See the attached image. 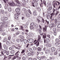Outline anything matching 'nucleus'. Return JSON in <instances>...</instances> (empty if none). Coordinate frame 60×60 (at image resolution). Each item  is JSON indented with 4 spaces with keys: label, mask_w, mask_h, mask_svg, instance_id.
I'll return each instance as SVG.
<instances>
[{
    "label": "nucleus",
    "mask_w": 60,
    "mask_h": 60,
    "mask_svg": "<svg viewBox=\"0 0 60 60\" xmlns=\"http://www.w3.org/2000/svg\"><path fill=\"white\" fill-rule=\"evenodd\" d=\"M31 5L32 6L34 7H37L36 9L39 11H41V8L39 7H37L38 6V3H35V2L33 1L31 2Z\"/></svg>",
    "instance_id": "nucleus-1"
},
{
    "label": "nucleus",
    "mask_w": 60,
    "mask_h": 60,
    "mask_svg": "<svg viewBox=\"0 0 60 60\" xmlns=\"http://www.w3.org/2000/svg\"><path fill=\"white\" fill-rule=\"evenodd\" d=\"M30 25L31 26L30 27V29H33V28H34V27L36 28H37L38 27V25L35 24L34 23V22H32L30 24Z\"/></svg>",
    "instance_id": "nucleus-2"
},
{
    "label": "nucleus",
    "mask_w": 60,
    "mask_h": 60,
    "mask_svg": "<svg viewBox=\"0 0 60 60\" xmlns=\"http://www.w3.org/2000/svg\"><path fill=\"white\" fill-rule=\"evenodd\" d=\"M45 35H43V38L44 40V43H48L49 41V39L48 38H46L47 37L46 36V35H45V34H44Z\"/></svg>",
    "instance_id": "nucleus-3"
},
{
    "label": "nucleus",
    "mask_w": 60,
    "mask_h": 60,
    "mask_svg": "<svg viewBox=\"0 0 60 60\" xmlns=\"http://www.w3.org/2000/svg\"><path fill=\"white\" fill-rule=\"evenodd\" d=\"M19 51H18L17 52H16L15 53V56H14L13 58H12V60H14V59H16V58H17V57L18 56H19V55H20V53H19Z\"/></svg>",
    "instance_id": "nucleus-4"
},
{
    "label": "nucleus",
    "mask_w": 60,
    "mask_h": 60,
    "mask_svg": "<svg viewBox=\"0 0 60 60\" xmlns=\"http://www.w3.org/2000/svg\"><path fill=\"white\" fill-rule=\"evenodd\" d=\"M60 4V3L58 1H56V2H55L53 4L54 8H56L55 6H58V5H59Z\"/></svg>",
    "instance_id": "nucleus-5"
},
{
    "label": "nucleus",
    "mask_w": 60,
    "mask_h": 60,
    "mask_svg": "<svg viewBox=\"0 0 60 60\" xmlns=\"http://www.w3.org/2000/svg\"><path fill=\"white\" fill-rule=\"evenodd\" d=\"M19 13H16L15 17V19H16L18 20L19 19Z\"/></svg>",
    "instance_id": "nucleus-6"
},
{
    "label": "nucleus",
    "mask_w": 60,
    "mask_h": 60,
    "mask_svg": "<svg viewBox=\"0 0 60 60\" xmlns=\"http://www.w3.org/2000/svg\"><path fill=\"white\" fill-rule=\"evenodd\" d=\"M26 58L27 59H28V56L27 55H24V56H23V57L22 58V60H26Z\"/></svg>",
    "instance_id": "nucleus-7"
},
{
    "label": "nucleus",
    "mask_w": 60,
    "mask_h": 60,
    "mask_svg": "<svg viewBox=\"0 0 60 60\" xmlns=\"http://www.w3.org/2000/svg\"><path fill=\"white\" fill-rule=\"evenodd\" d=\"M28 41H29V42H30V43H32L34 41V39L33 38H31L30 39H28Z\"/></svg>",
    "instance_id": "nucleus-8"
},
{
    "label": "nucleus",
    "mask_w": 60,
    "mask_h": 60,
    "mask_svg": "<svg viewBox=\"0 0 60 60\" xmlns=\"http://www.w3.org/2000/svg\"><path fill=\"white\" fill-rule=\"evenodd\" d=\"M15 2H16V3H17V4H16V5L17 6H19V4H20V2L18 0H17L15 1Z\"/></svg>",
    "instance_id": "nucleus-9"
},
{
    "label": "nucleus",
    "mask_w": 60,
    "mask_h": 60,
    "mask_svg": "<svg viewBox=\"0 0 60 60\" xmlns=\"http://www.w3.org/2000/svg\"><path fill=\"white\" fill-rule=\"evenodd\" d=\"M33 14L34 16H36L37 15V11L35 10L33 13Z\"/></svg>",
    "instance_id": "nucleus-10"
},
{
    "label": "nucleus",
    "mask_w": 60,
    "mask_h": 60,
    "mask_svg": "<svg viewBox=\"0 0 60 60\" xmlns=\"http://www.w3.org/2000/svg\"><path fill=\"white\" fill-rule=\"evenodd\" d=\"M15 11L16 12H19V11H20V8H17L15 9Z\"/></svg>",
    "instance_id": "nucleus-11"
},
{
    "label": "nucleus",
    "mask_w": 60,
    "mask_h": 60,
    "mask_svg": "<svg viewBox=\"0 0 60 60\" xmlns=\"http://www.w3.org/2000/svg\"><path fill=\"white\" fill-rule=\"evenodd\" d=\"M10 4L11 6H16L15 4L13 3H10Z\"/></svg>",
    "instance_id": "nucleus-12"
},
{
    "label": "nucleus",
    "mask_w": 60,
    "mask_h": 60,
    "mask_svg": "<svg viewBox=\"0 0 60 60\" xmlns=\"http://www.w3.org/2000/svg\"><path fill=\"white\" fill-rule=\"evenodd\" d=\"M41 36L39 35L38 37V41H39L40 42H41Z\"/></svg>",
    "instance_id": "nucleus-13"
},
{
    "label": "nucleus",
    "mask_w": 60,
    "mask_h": 60,
    "mask_svg": "<svg viewBox=\"0 0 60 60\" xmlns=\"http://www.w3.org/2000/svg\"><path fill=\"white\" fill-rule=\"evenodd\" d=\"M48 7H52V5L50 3H48L47 4Z\"/></svg>",
    "instance_id": "nucleus-14"
},
{
    "label": "nucleus",
    "mask_w": 60,
    "mask_h": 60,
    "mask_svg": "<svg viewBox=\"0 0 60 60\" xmlns=\"http://www.w3.org/2000/svg\"><path fill=\"white\" fill-rule=\"evenodd\" d=\"M50 52V50H47L45 51V54H49Z\"/></svg>",
    "instance_id": "nucleus-15"
},
{
    "label": "nucleus",
    "mask_w": 60,
    "mask_h": 60,
    "mask_svg": "<svg viewBox=\"0 0 60 60\" xmlns=\"http://www.w3.org/2000/svg\"><path fill=\"white\" fill-rule=\"evenodd\" d=\"M3 47L5 49H8L7 46H6L5 44H4Z\"/></svg>",
    "instance_id": "nucleus-16"
},
{
    "label": "nucleus",
    "mask_w": 60,
    "mask_h": 60,
    "mask_svg": "<svg viewBox=\"0 0 60 60\" xmlns=\"http://www.w3.org/2000/svg\"><path fill=\"white\" fill-rule=\"evenodd\" d=\"M51 50H52V52H54V51H55V50H56V49L55 47H52L51 48Z\"/></svg>",
    "instance_id": "nucleus-17"
},
{
    "label": "nucleus",
    "mask_w": 60,
    "mask_h": 60,
    "mask_svg": "<svg viewBox=\"0 0 60 60\" xmlns=\"http://www.w3.org/2000/svg\"><path fill=\"white\" fill-rule=\"evenodd\" d=\"M48 26L45 25V27L43 28V30H47V28Z\"/></svg>",
    "instance_id": "nucleus-18"
},
{
    "label": "nucleus",
    "mask_w": 60,
    "mask_h": 60,
    "mask_svg": "<svg viewBox=\"0 0 60 60\" xmlns=\"http://www.w3.org/2000/svg\"><path fill=\"white\" fill-rule=\"evenodd\" d=\"M37 49L38 51H41L42 50V49L41 47H39Z\"/></svg>",
    "instance_id": "nucleus-19"
},
{
    "label": "nucleus",
    "mask_w": 60,
    "mask_h": 60,
    "mask_svg": "<svg viewBox=\"0 0 60 60\" xmlns=\"http://www.w3.org/2000/svg\"><path fill=\"white\" fill-rule=\"evenodd\" d=\"M23 42H24V43L26 44V43H27V40L26 39H24L23 40Z\"/></svg>",
    "instance_id": "nucleus-20"
},
{
    "label": "nucleus",
    "mask_w": 60,
    "mask_h": 60,
    "mask_svg": "<svg viewBox=\"0 0 60 60\" xmlns=\"http://www.w3.org/2000/svg\"><path fill=\"white\" fill-rule=\"evenodd\" d=\"M51 16L50 17V19L52 20H54V19H52V17H53V14L52 13L51 14Z\"/></svg>",
    "instance_id": "nucleus-21"
},
{
    "label": "nucleus",
    "mask_w": 60,
    "mask_h": 60,
    "mask_svg": "<svg viewBox=\"0 0 60 60\" xmlns=\"http://www.w3.org/2000/svg\"><path fill=\"white\" fill-rule=\"evenodd\" d=\"M15 51L14 50H13L10 51V53L11 54H14L15 53Z\"/></svg>",
    "instance_id": "nucleus-22"
},
{
    "label": "nucleus",
    "mask_w": 60,
    "mask_h": 60,
    "mask_svg": "<svg viewBox=\"0 0 60 60\" xmlns=\"http://www.w3.org/2000/svg\"><path fill=\"white\" fill-rule=\"evenodd\" d=\"M20 30H24V27H23V26H20Z\"/></svg>",
    "instance_id": "nucleus-23"
},
{
    "label": "nucleus",
    "mask_w": 60,
    "mask_h": 60,
    "mask_svg": "<svg viewBox=\"0 0 60 60\" xmlns=\"http://www.w3.org/2000/svg\"><path fill=\"white\" fill-rule=\"evenodd\" d=\"M26 16L27 17H28V18L30 17V15L28 13L26 14Z\"/></svg>",
    "instance_id": "nucleus-24"
},
{
    "label": "nucleus",
    "mask_w": 60,
    "mask_h": 60,
    "mask_svg": "<svg viewBox=\"0 0 60 60\" xmlns=\"http://www.w3.org/2000/svg\"><path fill=\"white\" fill-rule=\"evenodd\" d=\"M49 8L47 9V10H51L52 9V7H48Z\"/></svg>",
    "instance_id": "nucleus-25"
},
{
    "label": "nucleus",
    "mask_w": 60,
    "mask_h": 60,
    "mask_svg": "<svg viewBox=\"0 0 60 60\" xmlns=\"http://www.w3.org/2000/svg\"><path fill=\"white\" fill-rule=\"evenodd\" d=\"M13 48H14V45H13V47H10L9 48V49L10 50H12L13 49Z\"/></svg>",
    "instance_id": "nucleus-26"
},
{
    "label": "nucleus",
    "mask_w": 60,
    "mask_h": 60,
    "mask_svg": "<svg viewBox=\"0 0 60 60\" xmlns=\"http://www.w3.org/2000/svg\"><path fill=\"white\" fill-rule=\"evenodd\" d=\"M47 19H49L50 18V15H46Z\"/></svg>",
    "instance_id": "nucleus-27"
},
{
    "label": "nucleus",
    "mask_w": 60,
    "mask_h": 60,
    "mask_svg": "<svg viewBox=\"0 0 60 60\" xmlns=\"http://www.w3.org/2000/svg\"><path fill=\"white\" fill-rule=\"evenodd\" d=\"M46 46L47 47H51V45L49 43H47L46 44Z\"/></svg>",
    "instance_id": "nucleus-28"
},
{
    "label": "nucleus",
    "mask_w": 60,
    "mask_h": 60,
    "mask_svg": "<svg viewBox=\"0 0 60 60\" xmlns=\"http://www.w3.org/2000/svg\"><path fill=\"white\" fill-rule=\"evenodd\" d=\"M52 24V23L49 25V27H53V25Z\"/></svg>",
    "instance_id": "nucleus-29"
},
{
    "label": "nucleus",
    "mask_w": 60,
    "mask_h": 60,
    "mask_svg": "<svg viewBox=\"0 0 60 60\" xmlns=\"http://www.w3.org/2000/svg\"><path fill=\"white\" fill-rule=\"evenodd\" d=\"M52 24L53 27L56 26V23H52Z\"/></svg>",
    "instance_id": "nucleus-30"
},
{
    "label": "nucleus",
    "mask_w": 60,
    "mask_h": 60,
    "mask_svg": "<svg viewBox=\"0 0 60 60\" xmlns=\"http://www.w3.org/2000/svg\"><path fill=\"white\" fill-rule=\"evenodd\" d=\"M3 0L4 2L5 5H7V6H8V4H7L6 2V1H5V0Z\"/></svg>",
    "instance_id": "nucleus-31"
},
{
    "label": "nucleus",
    "mask_w": 60,
    "mask_h": 60,
    "mask_svg": "<svg viewBox=\"0 0 60 60\" xmlns=\"http://www.w3.org/2000/svg\"><path fill=\"white\" fill-rule=\"evenodd\" d=\"M3 18L5 20H7L8 19V18L7 17H4V16L3 17Z\"/></svg>",
    "instance_id": "nucleus-32"
},
{
    "label": "nucleus",
    "mask_w": 60,
    "mask_h": 60,
    "mask_svg": "<svg viewBox=\"0 0 60 60\" xmlns=\"http://www.w3.org/2000/svg\"><path fill=\"white\" fill-rule=\"evenodd\" d=\"M19 38H22V39H23L24 38V37L23 36H22L21 35H20L19 36Z\"/></svg>",
    "instance_id": "nucleus-33"
},
{
    "label": "nucleus",
    "mask_w": 60,
    "mask_h": 60,
    "mask_svg": "<svg viewBox=\"0 0 60 60\" xmlns=\"http://www.w3.org/2000/svg\"><path fill=\"white\" fill-rule=\"evenodd\" d=\"M6 44L8 45H9L10 44V42L8 41H6Z\"/></svg>",
    "instance_id": "nucleus-34"
},
{
    "label": "nucleus",
    "mask_w": 60,
    "mask_h": 60,
    "mask_svg": "<svg viewBox=\"0 0 60 60\" xmlns=\"http://www.w3.org/2000/svg\"><path fill=\"white\" fill-rule=\"evenodd\" d=\"M4 25V23L3 22H1L0 23V26H1V27H2V26Z\"/></svg>",
    "instance_id": "nucleus-35"
},
{
    "label": "nucleus",
    "mask_w": 60,
    "mask_h": 60,
    "mask_svg": "<svg viewBox=\"0 0 60 60\" xmlns=\"http://www.w3.org/2000/svg\"><path fill=\"white\" fill-rule=\"evenodd\" d=\"M47 13H48V14H50V13H51V11L50 10H48Z\"/></svg>",
    "instance_id": "nucleus-36"
},
{
    "label": "nucleus",
    "mask_w": 60,
    "mask_h": 60,
    "mask_svg": "<svg viewBox=\"0 0 60 60\" xmlns=\"http://www.w3.org/2000/svg\"><path fill=\"white\" fill-rule=\"evenodd\" d=\"M8 11L9 12L11 11V8H8Z\"/></svg>",
    "instance_id": "nucleus-37"
},
{
    "label": "nucleus",
    "mask_w": 60,
    "mask_h": 60,
    "mask_svg": "<svg viewBox=\"0 0 60 60\" xmlns=\"http://www.w3.org/2000/svg\"><path fill=\"white\" fill-rule=\"evenodd\" d=\"M44 21H45L44 20V19H43V18H42L41 22L43 23H44Z\"/></svg>",
    "instance_id": "nucleus-38"
},
{
    "label": "nucleus",
    "mask_w": 60,
    "mask_h": 60,
    "mask_svg": "<svg viewBox=\"0 0 60 60\" xmlns=\"http://www.w3.org/2000/svg\"><path fill=\"white\" fill-rule=\"evenodd\" d=\"M55 44L56 46H58V45H59L60 44V43L58 42H57L56 43H55Z\"/></svg>",
    "instance_id": "nucleus-39"
},
{
    "label": "nucleus",
    "mask_w": 60,
    "mask_h": 60,
    "mask_svg": "<svg viewBox=\"0 0 60 60\" xmlns=\"http://www.w3.org/2000/svg\"><path fill=\"white\" fill-rule=\"evenodd\" d=\"M25 52V50H23L22 51L21 53L23 54V53H24Z\"/></svg>",
    "instance_id": "nucleus-40"
},
{
    "label": "nucleus",
    "mask_w": 60,
    "mask_h": 60,
    "mask_svg": "<svg viewBox=\"0 0 60 60\" xmlns=\"http://www.w3.org/2000/svg\"><path fill=\"white\" fill-rule=\"evenodd\" d=\"M56 41H57V42H60V41L59 40V39L57 38H56Z\"/></svg>",
    "instance_id": "nucleus-41"
},
{
    "label": "nucleus",
    "mask_w": 60,
    "mask_h": 60,
    "mask_svg": "<svg viewBox=\"0 0 60 60\" xmlns=\"http://www.w3.org/2000/svg\"><path fill=\"white\" fill-rule=\"evenodd\" d=\"M43 3L42 2H41V3L40 4V7H43Z\"/></svg>",
    "instance_id": "nucleus-42"
},
{
    "label": "nucleus",
    "mask_w": 60,
    "mask_h": 60,
    "mask_svg": "<svg viewBox=\"0 0 60 60\" xmlns=\"http://www.w3.org/2000/svg\"><path fill=\"white\" fill-rule=\"evenodd\" d=\"M39 26L40 28H39V30H42V28H41V26L40 25H39Z\"/></svg>",
    "instance_id": "nucleus-43"
},
{
    "label": "nucleus",
    "mask_w": 60,
    "mask_h": 60,
    "mask_svg": "<svg viewBox=\"0 0 60 60\" xmlns=\"http://www.w3.org/2000/svg\"><path fill=\"white\" fill-rule=\"evenodd\" d=\"M57 20L56 19H55V20L54 22L55 23V24H56L57 23Z\"/></svg>",
    "instance_id": "nucleus-44"
},
{
    "label": "nucleus",
    "mask_w": 60,
    "mask_h": 60,
    "mask_svg": "<svg viewBox=\"0 0 60 60\" xmlns=\"http://www.w3.org/2000/svg\"><path fill=\"white\" fill-rule=\"evenodd\" d=\"M29 50L30 52H32V51H33V50L31 48H29Z\"/></svg>",
    "instance_id": "nucleus-45"
},
{
    "label": "nucleus",
    "mask_w": 60,
    "mask_h": 60,
    "mask_svg": "<svg viewBox=\"0 0 60 60\" xmlns=\"http://www.w3.org/2000/svg\"><path fill=\"white\" fill-rule=\"evenodd\" d=\"M17 59H18V60H20V59H21V57H20L17 56Z\"/></svg>",
    "instance_id": "nucleus-46"
},
{
    "label": "nucleus",
    "mask_w": 60,
    "mask_h": 60,
    "mask_svg": "<svg viewBox=\"0 0 60 60\" xmlns=\"http://www.w3.org/2000/svg\"><path fill=\"white\" fill-rule=\"evenodd\" d=\"M30 38V36L29 35L27 37H26V38L27 39H30L29 38Z\"/></svg>",
    "instance_id": "nucleus-47"
},
{
    "label": "nucleus",
    "mask_w": 60,
    "mask_h": 60,
    "mask_svg": "<svg viewBox=\"0 0 60 60\" xmlns=\"http://www.w3.org/2000/svg\"><path fill=\"white\" fill-rule=\"evenodd\" d=\"M43 4H44L45 6H46V1H45V0H43Z\"/></svg>",
    "instance_id": "nucleus-48"
},
{
    "label": "nucleus",
    "mask_w": 60,
    "mask_h": 60,
    "mask_svg": "<svg viewBox=\"0 0 60 60\" xmlns=\"http://www.w3.org/2000/svg\"><path fill=\"white\" fill-rule=\"evenodd\" d=\"M53 34H54L55 36H56V32L55 31H54Z\"/></svg>",
    "instance_id": "nucleus-49"
},
{
    "label": "nucleus",
    "mask_w": 60,
    "mask_h": 60,
    "mask_svg": "<svg viewBox=\"0 0 60 60\" xmlns=\"http://www.w3.org/2000/svg\"><path fill=\"white\" fill-rule=\"evenodd\" d=\"M4 42L7 41V38H4Z\"/></svg>",
    "instance_id": "nucleus-50"
},
{
    "label": "nucleus",
    "mask_w": 60,
    "mask_h": 60,
    "mask_svg": "<svg viewBox=\"0 0 60 60\" xmlns=\"http://www.w3.org/2000/svg\"><path fill=\"white\" fill-rule=\"evenodd\" d=\"M43 58L44 59H45V60L47 59V57L44 56H43Z\"/></svg>",
    "instance_id": "nucleus-51"
},
{
    "label": "nucleus",
    "mask_w": 60,
    "mask_h": 60,
    "mask_svg": "<svg viewBox=\"0 0 60 60\" xmlns=\"http://www.w3.org/2000/svg\"><path fill=\"white\" fill-rule=\"evenodd\" d=\"M2 48V44L0 42V49H1Z\"/></svg>",
    "instance_id": "nucleus-52"
},
{
    "label": "nucleus",
    "mask_w": 60,
    "mask_h": 60,
    "mask_svg": "<svg viewBox=\"0 0 60 60\" xmlns=\"http://www.w3.org/2000/svg\"><path fill=\"white\" fill-rule=\"evenodd\" d=\"M33 50H35L36 49V48L35 47H34V46L33 47Z\"/></svg>",
    "instance_id": "nucleus-53"
},
{
    "label": "nucleus",
    "mask_w": 60,
    "mask_h": 60,
    "mask_svg": "<svg viewBox=\"0 0 60 60\" xmlns=\"http://www.w3.org/2000/svg\"><path fill=\"white\" fill-rule=\"evenodd\" d=\"M16 41L18 42H19L20 41V39H17L16 40Z\"/></svg>",
    "instance_id": "nucleus-54"
},
{
    "label": "nucleus",
    "mask_w": 60,
    "mask_h": 60,
    "mask_svg": "<svg viewBox=\"0 0 60 60\" xmlns=\"http://www.w3.org/2000/svg\"><path fill=\"white\" fill-rule=\"evenodd\" d=\"M46 36L49 38H50V35H46Z\"/></svg>",
    "instance_id": "nucleus-55"
},
{
    "label": "nucleus",
    "mask_w": 60,
    "mask_h": 60,
    "mask_svg": "<svg viewBox=\"0 0 60 60\" xmlns=\"http://www.w3.org/2000/svg\"><path fill=\"white\" fill-rule=\"evenodd\" d=\"M22 11H26V8H24L22 9Z\"/></svg>",
    "instance_id": "nucleus-56"
},
{
    "label": "nucleus",
    "mask_w": 60,
    "mask_h": 60,
    "mask_svg": "<svg viewBox=\"0 0 60 60\" xmlns=\"http://www.w3.org/2000/svg\"><path fill=\"white\" fill-rule=\"evenodd\" d=\"M37 58L39 60H41V57H40L39 56Z\"/></svg>",
    "instance_id": "nucleus-57"
},
{
    "label": "nucleus",
    "mask_w": 60,
    "mask_h": 60,
    "mask_svg": "<svg viewBox=\"0 0 60 60\" xmlns=\"http://www.w3.org/2000/svg\"><path fill=\"white\" fill-rule=\"evenodd\" d=\"M28 55L29 56H30L31 55V53L30 52H29L28 53Z\"/></svg>",
    "instance_id": "nucleus-58"
},
{
    "label": "nucleus",
    "mask_w": 60,
    "mask_h": 60,
    "mask_svg": "<svg viewBox=\"0 0 60 60\" xmlns=\"http://www.w3.org/2000/svg\"><path fill=\"white\" fill-rule=\"evenodd\" d=\"M58 13H59V11H57L55 15V16H56V15H57Z\"/></svg>",
    "instance_id": "nucleus-59"
},
{
    "label": "nucleus",
    "mask_w": 60,
    "mask_h": 60,
    "mask_svg": "<svg viewBox=\"0 0 60 60\" xmlns=\"http://www.w3.org/2000/svg\"><path fill=\"white\" fill-rule=\"evenodd\" d=\"M11 39V36H9V37L8 38V39L9 40H10Z\"/></svg>",
    "instance_id": "nucleus-60"
},
{
    "label": "nucleus",
    "mask_w": 60,
    "mask_h": 60,
    "mask_svg": "<svg viewBox=\"0 0 60 60\" xmlns=\"http://www.w3.org/2000/svg\"><path fill=\"white\" fill-rule=\"evenodd\" d=\"M37 20H38V23H39L40 22H41V21L40 19H37Z\"/></svg>",
    "instance_id": "nucleus-61"
},
{
    "label": "nucleus",
    "mask_w": 60,
    "mask_h": 60,
    "mask_svg": "<svg viewBox=\"0 0 60 60\" xmlns=\"http://www.w3.org/2000/svg\"><path fill=\"white\" fill-rule=\"evenodd\" d=\"M6 52H7V51H6V50H3V52L4 53H6Z\"/></svg>",
    "instance_id": "nucleus-62"
},
{
    "label": "nucleus",
    "mask_w": 60,
    "mask_h": 60,
    "mask_svg": "<svg viewBox=\"0 0 60 60\" xmlns=\"http://www.w3.org/2000/svg\"><path fill=\"white\" fill-rule=\"evenodd\" d=\"M58 18L59 20H60V14L58 15Z\"/></svg>",
    "instance_id": "nucleus-63"
},
{
    "label": "nucleus",
    "mask_w": 60,
    "mask_h": 60,
    "mask_svg": "<svg viewBox=\"0 0 60 60\" xmlns=\"http://www.w3.org/2000/svg\"><path fill=\"white\" fill-rule=\"evenodd\" d=\"M32 58L30 57L28 59V60H32Z\"/></svg>",
    "instance_id": "nucleus-64"
}]
</instances>
